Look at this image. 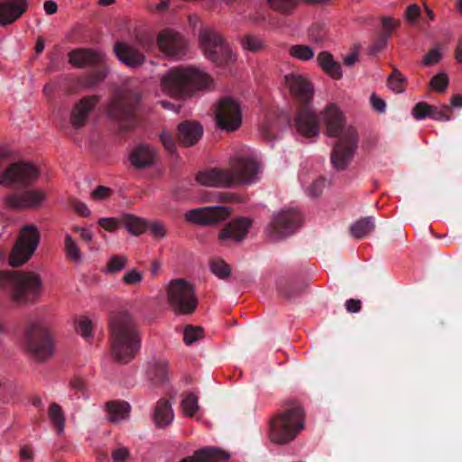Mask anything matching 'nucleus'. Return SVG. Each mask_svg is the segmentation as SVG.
<instances>
[{
    "instance_id": "nucleus-1",
    "label": "nucleus",
    "mask_w": 462,
    "mask_h": 462,
    "mask_svg": "<svg viewBox=\"0 0 462 462\" xmlns=\"http://www.w3.org/2000/svg\"><path fill=\"white\" fill-rule=\"evenodd\" d=\"M320 119L327 134L338 137L331 152V162L337 171L345 170L357 148L356 132L351 127H344V115L335 104H329L323 109Z\"/></svg>"
},
{
    "instance_id": "nucleus-2",
    "label": "nucleus",
    "mask_w": 462,
    "mask_h": 462,
    "mask_svg": "<svg viewBox=\"0 0 462 462\" xmlns=\"http://www.w3.org/2000/svg\"><path fill=\"white\" fill-rule=\"evenodd\" d=\"M161 89L166 95L185 99L196 92L211 90L215 88L214 79L205 70L193 66L173 67L161 77Z\"/></svg>"
},
{
    "instance_id": "nucleus-3",
    "label": "nucleus",
    "mask_w": 462,
    "mask_h": 462,
    "mask_svg": "<svg viewBox=\"0 0 462 462\" xmlns=\"http://www.w3.org/2000/svg\"><path fill=\"white\" fill-rule=\"evenodd\" d=\"M114 357L127 363L141 348V337L132 315L128 311L114 313L109 320Z\"/></svg>"
},
{
    "instance_id": "nucleus-4",
    "label": "nucleus",
    "mask_w": 462,
    "mask_h": 462,
    "mask_svg": "<svg viewBox=\"0 0 462 462\" xmlns=\"http://www.w3.org/2000/svg\"><path fill=\"white\" fill-rule=\"evenodd\" d=\"M285 84L290 91L297 97L304 106L297 114L295 125L299 134L303 137H314L319 134V125L310 101L313 97V86L306 76L291 73L285 76Z\"/></svg>"
},
{
    "instance_id": "nucleus-5",
    "label": "nucleus",
    "mask_w": 462,
    "mask_h": 462,
    "mask_svg": "<svg viewBox=\"0 0 462 462\" xmlns=\"http://www.w3.org/2000/svg\"><path fill=\"white\" fill-rule=\"evenodd\" d=\"M0 287L8 291L11 299L18 304H27L37 300L43 291L41 274L35 271L2 272Z\"/></svg>"
},
{
    "instance_id": "nucleus-6",
    "label": "nucleus",
    "mask_w": 462,
    "mask_h": 462,
    "mask_svg": "<svg viewBox=\"0 0 462 462\" xmlns=\"http://www.w3.org/2000/svg\"><path fill=\"white\" fill-rule=\"evenodd\" d=\"M226 171L231 189H234L256 182L261 167L256 153L248 147H242L229 157Z\"/></svg>"
},
{
    "instance_id": "nucleus-7",
    "label": "nucleus",
    "mask_w": 462,
    "mask_h": 462,
    "mask_svg": "<svg viewBox=\"0 0 462 462\" xmlns=\"http://www.w3.org/2000/svg\"><path fill=\"white\" fill-rule=\"evenodd\" d=\"M304 429V411L300 406L287 410L271 420L269 437L272 442L285 444Z\"/></svg>"
},
{
    "instance_id": "nucleus-8",
    "label": "nucleus",
    "mask_w": 462,
    "mask_h": 462,
    "mask_svg": "<svg viewBox=\"0 0 462 462\" xmlns=\"http://www.w3.org/2000/svg\"><path fill=\"white\" fill-rule=\"evenodd\" d=\"M168 303L180 315H189L198 307V298L190 282L184 279H172L166 286Z\"/></svg>"
},
{
    "instance_id": "nucleus-9",
    "label": "nucleus",
    "mask_w": 462,
    "mask_h": 462,
    "mask_svg": "<svg viewBox=\"0 0 462 462\" xmlns=\"http://www.w3.org/2000/svg\"><path fill=\"white\" fill-rule=\"evenodd\" d=\"M23 346L38 361H46L54 354L52 338L42 324H31L28 327L23 335Z\"/></svg>"
},
{
    "instance_id": "nucleus-10",
    "label": "nucleus",
    "mask_w": 462,
    "mask_h": 462,
    "mask_svg": "<svg viewBox=\"0 0 462 462\" xmlns=\"http://www.w3.org/2000/svg\"><path fill=\"white\" fill-rule=\"evenodd\" d=\"M199 42L203 47L207 59L217 65L233 63L236 56L233 53L229 45L217 32L205 29L199 33Z\"/></svg>"
},
{
    "instance_id": "nucleus-11",
    "label": "nucleus",
    "mask_w": 462,
    "mask_h": 462,
    "mask_svg": "<svg viewBox=\"0 0 462 462\" xmlns=\"http://www.w3.org/2000/svg\"><path fill=\"white\" fill-rule=\"evenodd\" d=\"M40 238L41 235L36 226H23L11 253L9 258L10 264L12 266H20L25 263L36 251Z\"/></svg>"
},
{
    "instance_id": "nucleus-12",
    "label": "nucleus",
    "mask_w": 462,
    "mask_h": 462,
    "mask_svg": "<svg viewBox=\"0 0 462 462\" xmlns=\"http://www.w3.org/2000/svg\"><path fill=\"white\" fill-rule=\"evenodd\" d=\"M301 217L294 209L281 210L265 227L267 237L273 242L292 235L300 226Z\"/></svg>"
},
{
    "instance_id": "nucleus-13",
    "label": "nucleus",
    "mask_w": 462,
    "mask_h": 462,
    "mask_svg": "<svg viewBox=\"0 0 462 462\" xmlns=\"http://www.w3.org/2000/svg\"><path fill=\"white\" fill-rule=\"evenodd\" d=\"M217 125L226 132L237 130L242 124V108L240 104L232 98L225 97L217 102L215 110Z\"/></svg>"
},
{
    "instance_id": "nucleus-14",
    "label": "nucleus",
    "mask_w": 462,
    "mask_h": 462,
    "mask_svg": "<svg viewBox=\"0 0 462 462\" xmlns=\"http://www.w3.org/2000/svg\"><path fill=\"white\" fill-rule=\"evenodd\" d=\"M39 176L38 169L29 162L10 165L2 174L0 184L5 187L15 183L26 184L34 181Z\"/></svg>"
},
{
    "instance_id": "nucleus-15",
    "label": "nucleus",
    "mask_w": 462,
    "mask_h": 462,
    "mask_svg": "<svg viewBox=\"0 0 462 462\" xmlns=\"http://www.w3.org/2000/svg\"><path fill=\"white\" fill-rule=\"evenodd\" d=\"M231 214V208L223 206L204 207L189 210L186 213V220L201 225H214L225 220Z\"/></svg>"
},
{
    "instance_id": "nucleus-16",
    "label": "nucleus",
    "mask_w": 462,
    "mask_h": 462,
    "mask_svg": "<svg viewBox=\"0 0 462 462\" xmlns=\"http://www.w3.org/2000/svg\"><path fill=\"white\" fill-rule=\"evenodd\" d=\"M157 42L160 51L171 59H180L186 53L185 40L179 32L171 29L162 31L158 35Z\"/></svg>"
},
{
    "instance_id": "nucleus-17",
    "label": "nucleus",
    "mask_w": 462,
    "mask_h": 462,
    "mask_svg": "<svg viewBox=\"0 0 462 462\" xmlns=\"http://www.w3.org/2000/svg\"><path fill=\"white\" fill-rule=\"evenodd\" d=\"M251 225V220L245 217L233 219L220 230L217 239L226 246L238 244L245 238Z\"/></svg>"
},
{
    "instance_id": "nucleus-18",
    "label": "nucleus",
    "mask_w": 462,
    "mask_h": 462,
    "mask_svg": "<svg viewBox=\"0 0 462 462\" xmlns=\"http://www.w3.org/2000/svg\"><path fill=\"white\" fill-rule=\"evenodd\" d=\"M46 195L41 189H28L4 198L5 204L13 209L36 208L45 200Z\"/></svg>"
},
{
    "instance_id": "nucleus-19",
    "label": "nucleus",
    "mask_w": 462,
    "mask_h": 462,
    "mask_svg": "<svg viewBox=\"0 0 462 462\" xmlns=\"http://www.w3.org/2000/svg\"><path fill=\"white\" fill-rule=\"evenodd\" d=\"M195 182L203 187L231 189L226 168L210 167L199 171L195 175Z\"/></svg>"
},
{
    "instance_id": "nucleus-20",
    "label": "nucleus",
    "mask_w": 462,
    "mask_h": 462,
    "mask_svg": "<svg viewBox=\"0 0 462 462\" xmlns=\"http://www.w3.org/2000/svg\"><path fill=\"white\" fill-rule=\"evenodd\" d=\"M114 51L117 59L130 68H136L144 61L143 54L134 45L128 42H116Z\"/></svg>"
},
{
    "instance_id": "nucleus-21",
    "label": "nucleus",
    "mask_w": 462,
    "mask_h": 462,
    "mask_svg": "<svg viewBox=\"0 0 462 462\" xmlns=\"http://www.w3.org/2000/svg\"><path fill=\"white\" fill-rule=\"evenodd\" d=\"M27 9L26 0H2L0 2V25H9Z\"/></svg>"
},
{
    "instance_id": "nucleus-22",
    "label": "nucleus",
    "mask_w": 462,
    "mask_h": 462,
    "mask_svg": "<svg viewBox=\"0 0 462 462\" xmlns=\"http://www.w3.org/2000/svg\"><path fill=\"white\" fill-rule=\"evenodd\" d=\"M69 61L73 67H86L101 62L105 54L101 51L76 49L69 53Z\"/></svg>"
},
{
    "instance_id": "nucleus-23",
    "label": "nucleus",
    "mask_w": 462,
    "mask_h": 462,
    "mask_svg": "<svg viewBox=\"0 0 462 462\" xmlns=\"http://www.w3.org/2000/svg\"><path fill=\"white\" fill-rule=\"evenodd\" d=\"M230 458V454L217 447H205L197 450L192 457L180 462H221Z\"/></svg>"
},
{
    "instance_id": "nucleus-24",
    "label": "nucleus",
    "mask_w": 462,
    "mask_h": 462,
    "mask_svg": "<svg viewBox=\"0 0 462 462\" xmlns=\"http://www.w3.org/2000/svg\"><path fill=\"white\" fill-rule=\"evenodd\" d=\"M180 143L187 147L195 145L203 135V127L197 122H183L178 126Z\"/></svg>"
},
{
    "instance_id": "nucleus-25",
    "label": "nucleus",
    "mask_w": 462,
    "mask_h": 462,
    "mask_svg": "<svg viewBox=\"0 0 462 462\" xmlns=\"http://www.w3.org/2000/svg\"><path fill=\"white\" fill-rule=\"evenodd\" d=\"M97 97H87L76 104L70 116L71 125L79 129L82 127L93 107L97 105Z\"/></svg>"
},
{
    "instance_id": "nucleus-26",
    "label": "nucleus",
    "mask_w": 462,
    "mask_h": 462,
    "mask_svg": "<svg viewBox=\"0 0 462 462\" xmlns=\"http://www.w3.org/2000/svg\"><path fill=\"white\" fill-rule=\"evenodd\" d=\"M157 156V150L150 145H138L130 153L131 163L139 169L152 166Z\"/></svg>"
},
{
    "instance_id": "nucleus-27",
    "label": "nucleus",
    "mask_w": 462,
    "mask_h": 462,
    "mask_svg": "<svg viewBox=\"0 0 462 462\" xmlns=\"http://www.w3.org/2000/svg\"><path fill=\"white\" fill-rule=\"evenodd\" d=\"M316 61L319 67L331 78L339 79L343 76L341 66L337 62L328 51H321L318 54Z\"/></svg>"
},
{
    "instance_id": "nucleus-28",
    "label": "nucleus",
    "mask_w": 462,
    "mask_h": 462,
    "mask_svg": "<svg viewBox=\"0 0 462 462\" xmlns=\"http://www.w3.org/2000/svg\"><path fill=\"white\" fill-rule=\"evenodd\" d=\"M153 417L158 427L163 428L171 424L174 420L171 404L166 400H160L155 406Z\"/></svg>"
},
{
    "instance_id": "nucleus-29",
    "label": "nucleus",
    "mask_w": 462,
    "mask_h": 462,
    "mask_svg": "<svg viewBox=\"0 0 462 462\" xmlns=\"http://www.w3.org/2000/svg\"><path fill=\"white\" fill-rule=\"evenodd\" d=\"M108 417L107 420L118 423L125 420L129 417L130 406L125 402H111L106 404Z\"/></svg>"
},
{
    "instance_id": "nucleus-30",
    "label": "nucleus",
    "mask_w": 462,
    "mask_h": 462,
    "mask_svg": "<svg viewBox=\"0 0 462 462\" xmlns=\"http://www.w3.org/2000/svg\"><path fill=\"white\" fill-rule=\"evenodd\" d=\"M134 106L128 104L125 98H115L108 104V115L114 118H124L133 114Z\"/></svg>"
},
{
    "instance_id": "nucleus-31",
    "label": "nucleus",
    "mask_w": 462,
    "mask_h": 462,
    "mask_svg": "<svg viewBox=\"0 0 462 462\" xmlns=\"http://www.w3.org/2000/svg\"><path fill=\"white\" fill-rule=\"evenodd\" d=\"M48 417L57 434H62L65 429V414L60 405L56 402L51 403L48 410Z\"/></svg>"
},
{
    "instance_id": "nucleus-32",
    "label": "nucleus",
    "mask_w": 462,
    "mask_h": 462,
    "mask_svg": "<svg viewBox=\"0 0 462 462\" xmlns=\"http://www.w3.org/2000/svg\"><path fill=\"white\" fill-rule=\"evenodd\" d=\"M374 229V223L372 217H364L356 220L350 227L353 236L363 238L370 235Z\"/></svg>"
},
{
    "instance_id": "nucleus-33",
    "label": "nucleus",
    "mask_w": 462,
    "mask_h": 462,
    "mask_svg": "<svg viewBox=\"0 0 462 462\" xmlns=\"http://www.w3.org/2000/svg\"><path fill=\"white\" fill-rule=\"evenodd\" d=\"M288 54L298 60L309 61L314 58V49L306 44H293L288 48Z\"/></svg>"
},
{
    "instance_id": "nucleus-34",
    "label": "nucleus",
    "mask_w": 462,
    "mask_h": 462,
    "mask_svg": "<svg viewBox=\"0 0 462 462\" xmlns=\"http://www.w3.org/2000/svg\"><path fill=\"white\" fill-rule=\"evenodd\" d=\"M64 251L70 261L74 263H80L82 261V253L69 234L65 236Z\"/></svg>"
},
{
    "instance_id": "nucleus-35",
    "label": "nucleus",
    "mask_w": 462,
    "mask_h": 462,
    "mask_svg": "<svg viewBox=\"0 0 462 462\" xmlns=\"http://www.w3.org/2000/svg\"><path fill=\"white\" fill-rule=\"evenodd\" d=\"M126 230L134 235L140 236L147 230V221L141 217H128L124 219Z\"/></svg>"
},
{
    "instance_id": "nucleus-36",
    "label": "nucleus",
    "mask_w": 462,
    "mask_h": 462,
    "mask_svg": "<svg viewBox=\"0 0 462 462\" xmlns=\"http://www.w3.org/2000/svg\"><path fill=\"white\" fill-rule=\"evenodd\" d=\"M407 79L398 69H394L388 77L387 85L394 93L401 94L405 91Z\"/></svg>"
},
{
    "instance_id": "nucleus-37",
    "label": "nucleus",
    "mask_w": 462,
    "mask_h": 462,
    "mask_svg": "<svg viewBox=\"0 0 462 462\" xmlns=\"http://www.w3.org/2000/svg\"><path fill=\"white\" fill-rule=\"evenodd\" d=\"M148 375L154 382H161L167 375V363L164 361H155L149 365Z\"/></svg>"
},
{
    "instance_id": "nucleus-38",
    "label": "nucleus",
    "mask_w": 462,
    "mask_h": 462,
    "mask_svg": "<svg viewBox=\"0 0 462 462\" xmlns=\"http://www.w3.org/2000/svg\"><path fill=\"white\" fill-rule=\"evenodd\" d=\"M128 258L124 254L112 255L106 264V272L116 273L126 267Z\"/></svg>"
},
{
    "instance_id": "nucleus-39",
    "label": "nucleus",
    "mask_w": 462,
    "mask_h": 462,
    "mask_svg": "<svg viewBox=\"0 0 462 462\" xmlns=\"http://www.w3.org/2000/svg\"><path fill=\"white\" fill-rule=\"evenodd\" d=\"M299 1L300 0H268V5L272 9L287 14L295 8Z\"/></svg>"
},
{
    "instance_id": "nucleus-40",
    "label": "nucleus",
    "mask_w": 462,
    "mask_h": 462,
    "mask_svg": "<svg viewBox=\"0 0 462 462\" xmlns=\"http://www.w3.org/2000/svg\"><path fill=\"white\" fill-rule=\"evenodd\" d=\"M180 407L186 416H193L199 410L198 397L194 393H188L181 401Z\"/></svg>"
},
{
    "instance_id": "nucleus-41",
    "label": "nucleus",
    "mask_w": 462,
    "mask_h": 462,
    "mask_svg": "<svg viewBox=\"0 0 462 462\" xmlns=\"http://www.w3.org/2000/svg\"><path fill=\"white\" fill-rule=\"evenodd\" d=\"M241 44L243 49L252 52H258L263 50L264 46L263 41L260 37L251 34L245 36Z\"/></svg>"
},
{
    "instance_id": "nucleus-42",
    "label": "nucleus",
    "mask_w": 462,
    "mask_h": 462,
    "mask_svg": "<svg viewBox=\"0 0 462 462\" xmlns=\"http://www.w3.org/2000/svg\"><path fill=\"white\" fill-rule=\"evenodd\" d=\"M211 272L220 279L227 278L231 273L229 265L223 260H214L210 263Z\"/></svg>"
},
{
    "instance_id": "nucleus-43",
    "label": "nucleus",
    "mask_w": 462,
    "mask_h": 462,
    "mask_svg": "<svg viewBox=\"0 0 462 462\" xmlns=\"http://www.w3.org/2000/svg\"><path fill=\"white\" fill-rule=\"evenodd\" d=\"M451 108L448 106H431L429 117L439 121L450 120Z\"/></svg>"
},
{
    "instance_id": "nucleus-44",
    "label": "nucleus",
    "mask_w": 462,
    "mask_h": 462,
    "mask_svg": "<svg viewBox=\"0 0 462 462\" xmlns=\"http://www.w3.org/2000/svg\"><path fill=\"white\" fill-rule=\"evenodd\" d=\"M93 328L94 323L88 318L82 317L78 320L77 332L86 339L91 337Z\"/></svg>"
},
{
    "instance_id": "nucleus-45",
    "label": "nucleus",
    "mask_w": 462,
    "mask_h": 462,
    "mask_svg": "<svg viewBox=\"0 0 462 462\" xmlns=\"http://www.w3.org/2000/svg\"><path fill=\"white\" fill-rule=\"evenodd\" d=\"M448 84V77L446 73L440 72L434 76L430 80V87L433 90L444 93Z\"/></svg>"
},
{
    "instance_id": "nucleus-46",
    "label": "nucleus",
    "mask_w": 462,
    "mask_h": 462,
    "mask_svg": "<svg viewBox=\"0 0 462 462\" xmlns=\"http://www.w3.org/2000/svg\"><path fill=\"white\" fill-rule=\"evenodd\" d=\"M203 337V330L200 327H186L183 333V339L187 345H191Z\"/></svg>"
},
{
    "instance_id": "nucleus-47",
    "label": "nucleus",
    "mask_w": 462,
    "mask_h": 462,
    "mask_svg": "<svg viewBox=\"0 0 462 462\" xmlns=\"http://www.w3.org/2000/svg\"><path fill=\"white\" fill-rule=\"evenodd\" d=\"M143 280V273L136 269H131L122 277V282L125 285L139 284Z\"/></svg>"
},
{
    "instance_id": "nucleus-48",
    "label": "nucleus",
    "mask_w": 462,
    "mask_h": 462,
    "mask_svg": "<svg viewBox=\"0 0 462 462\" xmlns=\"http://www.w3.org/2000/svg\"><path fill=\"white\" fill-rule=\"evenodd\" d=\"M159 139L162 144V146L164 147V149L171 154H173L175 153L176 152V144L173 141V138H172V135L167 132V131H162L160 134H159Z\"/></svg>"
},
{
    "instance_id": "nucleus-49",
    "label": "nucleus",
    "mask_w": 462,
    "mask_h": 462,
    "mask_svg": "<svg viewBox=\"0 0 462 462\" xmlns=\"http://www.w3.org/2000/svg\"><path fill=\"white\" fill-rule=\"evenodd\" d=\"M113 194V189L106 186H97L90 194V198L96 201L107 199Z\"/></svg>"
},
{
    "instance_id": "nucleus-50",
    "label": "nucleus",
    "mask_w": 462,
    "mask_h": 462,
    "mask_svg": "<svg viewBox=\"0 0 462 462\" xmlns=\"http://www.w3.org/2000/svg\"><path fill=\"white\" fill-rule=\"evenodd\" d=\"M430 105L420 102L416 104L415 106L413 107L412 115L416 120H423L429 117V114L430 113Z\"/></svg>"
},
{
    "instance_id": "nucleus-51",
    "label": "nucleus",
    "mask_w": 462,
    "mask_h": 462,
    "mask_svg": "<svg viewBox=\"0 0 462 462\" xmlns=\"http://www.w3.org/2000/svg\"><path fill=\"white\" fill-rule=\"evenodd\" d=\"M327 187V181L325 179H319L312 183V185L307 189V195L310 198L319 197Z\"/></svg>"
},
{
    "instance_id": "nucleus-52",
    "label": "nucleus",
    "mask_w": 462,
    "mask_h": 462,
    "mask_svg": "<svg viewBox=\"0 0 462 462\" xmlns=\"http://www.w3.org/2000/svg\"><path fill=\"white\" fill-rule=\"evenodd\" d=\"M147 230L156 238H163L166 236V230L162 222L157 220L147 221Z\"/></svg>"
},
{
    "instance_id": "nucleus-53",
    "label": "nucleus",
    "mask_w": 462,
    "mask_h": 462,
    "mask_svg": "<svg viewBox=\"0 0 462 462\" xmlns=\"http://www.w3.org/2000/svg\"><path fill=\"white\" fill-rule=\"evenodd\" d=\"M442 59V51L439 48L431 50L423 59L425 66H432L438 64Z\"/></svg>"
},
{
    "instance_id": "nucleus-54",
    "label": "nucleus",
    "mask_w": 462,
    "mask_h": 462,
    "mask_svg": "<svg viewBox=\"0 0 462 462\" xmlns=\"http://www.w3.org/2000/svg\"><path fill=\"white\" fill-rule=\"evenodd\" d=\"M98 225L109 232H114L118 226V220L114 217H102L98 220Z\"/></svg>"
},
{
    "instance_id": "nucleus-55",
    "label": "nucleus",
    "mask_w": 462,
    "mask_h": 462,
    "mask_svg": "<svg viewBox=\"0 0 462 462\" xmlns=\"http://www.w3.org/2000/svg\"><path fill=\"white\" fill-rule=\"evenodd\" d=\"M420 15V9L417 5H410L406 10V19L410 23H415Z\"/></svg>"
},
{
    "instance_id": "nucleus-56",
    "label": "nucleus",
    "mask_w": 462,
    "mask_h": 462,
    "mask_svg": "<svg viewBox=\"0 0 462 462\" xmlns=\"http://www.w3.org/2000/svg\"><path fill=\"white\" fill-rule=\"evenodd\" d=\"M371 104L376 111L383 113L386 108V104L383 99L379 97L375 93H372L370 96Z\"/></svg>"
},
{
    "instance_id": "nucleus-57",
    "label": "nucleus",
    "mask_w": 462,
    "mask_h": 462,
    "mask_svg": "<svg viewBox=\"0 0 462 462\" xmlns=\"http://www.w3.org/2000/svg\"><path fill=\"white\" fill-rule=\"evenodd\" d=\"M361 300L356 299H349L346 301L345 307L349 313H357L361 310Z\"/></svg>"
},
{
    "instance_id": "nucleus-58",
    "label": "nucleus",
    "mask_w": 462,
    "mask_h": 462,
    "mask_svg": "<svg viewBox=\"0 0 462 462\" xmlns=\"http://www.w3.org/2000/svg\"><path fill=\"white\" fill-rule=\"evenodd\" d=\"M129 456V451L125 448H119L112 453V458L115 462H124Z\"/></svg>"
},
{
    "instance_id": "nucleus-59",
    "label": "nucleus",
    "mask_w": 462,
    "mask_h": 462,
    "mask_svg": "<svg viewBox=\"0 0 462 462\" xmlns=\"http://www.w3.org/2000/svg\"><path fill=\"white\" fill-rule=\"evenodd\" d=\"M73 208L77 213H79V215L84 216V217H88L91 214L89 208L84 202H80V201L73 202Z\"/></svg>"
},
{
    "instance_id": "nucleus-60",
    "label": "nucleus",
    "mask_w": 462,
    "mask_h": 462,
    "mask_svg": "<svg viewBox=\"0 0 462 462\" xmlns=\"http://www.w3.org/2000/svg\"><path fill=\"white\" fill-rule=\"evenodd\" d=\"M73 230L79 234L82 240H84L88 243L92 241L93 234L90 230L84 228V227H80V226H75V227H73Z\"/></svg>"
},
{
    "instance_id": "nucleus-61",
    "label": "nucleus",
    "mask_w": 462,
    "mask_h": 462,
    "mask_svg": "<svg viewBox=\"0 0 462 462\" xmlns=\"http://www.w3.org/2000/svg\"><path fill=\"white\" fill-rule=\"evenodd\" d=\"M357 60H358V51H354L346 54V57L344 58V63L347 67L353 66L356 62H357Z\"/></svg>"
},
{
    "instance_id": "nucleus-62",
    "label": "nucleus",
    "mask_w": 462,
    "mask_h": 462,
    "mask_svg": "<svg viewBox=\"0 0 462 462\" xmlns=\"http://www.w3.org/2000/svg\"><path fill=\"white\" fill-rule=\"evenodd\" d=\"M20 456L24 462H32V451L28 447H23L20 450Z\"/></svg>"
},
{
    "instance_id": "nucleus-63",
    "label": "nucleus",
    "mask_w": 462,
    "mask_h": 462,
    "mask_svg": "<svg viewBox=\"0 0 462 462\" xmlns=\"http://www.w3.org/2000/svg\"><path fill=\"white\" fill-rule=\"evenodd\" d=\"M43 8L48 14H54L58 10V5L54 1H47L44 3Z\"/></svg>"
},
{
    "instance_id": "nucleus-64",
    "label": "nucleus",
    "mask_w": 462,
    "mask_h": 462,
    "mask_svg": "<svg viewBox=\"0 0 462 462\" xmlns=\"http://www.w3.org/2000/svg\"><path fill=\"white\" fill-rule=\"evenodd\" d=\"M382 23L385 29L391 30L393 29L398 24V22L393 19L392 17H384L382 20Z\"/></svg>"
}]
</instances>
